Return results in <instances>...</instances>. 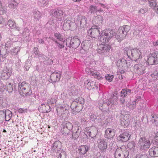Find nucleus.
Here are the masks:
<instances>
[{"label":"nucleus","mask_w":158,"mask_h":158,"mask_svg":"<svg viewBox=\"0 0 158 158\" xmlns=\"http://www.w3.org/2000/svg\"><path fill=\"white\" fill-rule=\"evenodd\" d=\"M124 55H126L130 59L136 61L142 58V53L139 48L126 47L124 48Z\"/></svg>","instance_id":"obj_1"},{"label":"nucleus","mask_w":158,"mask_h":158,"mask_svg":"<svg viewBox=\"0 0 158 158\" xmlns=\"http://www.w3.org/2000/svg\"><path fill=\"white\" fill-rule=\"evenodd\" d=\"M130 29V27L128 25L119 27L115 35V38L118 42H120L126 37Z\"/></svg>","instance_id":"obj_2"},{"label":"nucleus","mask_w":158,"mask_h":158,"mask_svg":"<svg viewBox=\"0 0 158 158\" xmlns=\"http://www.w3.org/2000/svg\"><path fill=\"white\" fill-rule=\"evenodd\" d=\"M115 34V31L114 30L106 29L102 32V36L100 39L103 43H107Z\"/></svg>","instance_id":"obj_3"},{"label":"nucleus","mask_w":158,"mask_h":158,"mask_svg":"<svg viewBox=\"0 0 158 158\" xmlns=\"http://www.w3.org/2000/svg\"><path fill=\"white\" fill-rule=\"evenodd\" d=\"M18 91L20 95L23 96H29L32 93V91L29 89L27 84L25 81L19 83Z\"/></svg>","instance_id":"obj_4"},{"label":"nucleus","mask_w":158,"mask_h":158,"mask_svg":"<svg viewBox=\"0 0 158 158\" xmlns=\"http://www.w3.org/2000/svg\"><path fill=\"white\" fill-rule=\"evenodd\" d=\"M151 144L150 140L144 137H140L137 143L140 150H145L149 148Z\"/></svg>","instance_id":"obj_5"},{"label":"nucleus","mask_w":158,"mask_h":158,"mask_svg":"<svg viewBox=\"0 0 158 158\" xmlns=\"http://www.w3.org/2000/svg\"><path fill=\"white\" fill-rule=\"evenodd\" d=\"M50 15L53 20L61 21L63 18V12L58 9H53L51 10Z\"/></svg>","instance_id":"obj_6"},{"label":"nucleus","mask_w":158,"mask_h":158,"mask_svg":"<svg viewBox=\"0 0 158 158\" xmlns=\"http://www.w3.org/2000/svg\"><path fill=\"white\" fill-rule=\"evenodd\" d=\"M73 128V125L71 123L68 122H64L62 125L61 133L64 135H67L72 130Z\"/></svg>","instance_id":"obj_7"},{"label":"nucleus","mask_w":158,"mask_h":158,"mask_svg":"<svg viewBox=\"0 0 158 158\" xmlns=\"http://www.w3.org/2000/svg\"><path fill=\"white\" fill-rule=\"evenodd\" d=\"M99 29V27L98 25L92 26L87 32L88 35L94 38L98 37L99 35L101 36L102 35H100Z\"/></svg>","instance_id":"obj_8"},{"label":"nucleus","mask_w":158,"mask_h":158,"mask_svg":"<svg viewBox=\"0 0 158 158\" xmlns=\"http://www.w3.org/2000/svg\"><path fill=\"white\" fill-rule=\"evenodd\" d=\"M80 43L79 39L76 38H73L71 40L69 38L66 40V45L70 48L72 47L76 48L80 45Z\"/></svg>","instance_id":"obj_9"},{"label":"nucleus","mask_w":158,"mask_h":158,"mask_svg":"<svg viewBox=\"0 0 158 158\" xmlns=\"http://www.w3.org/2000/svg\"><path fill=\"white\" fill-rule=\"evenodd\" d=\"M124 147L116 149L114 153L115 158H126L129 155V152L127 151L124 152L123 149Z\"/></svg>","instance_id":"obj_10"},{"label":"nucleus","mask_w":158,"mask_h":158,"mask_svg":"<svg viewBox=\"0 0 158 158\" xmlns=\"http://www.w3.org/2000/svg\"><path fill=\"white\" fill-rule=\"evenodd\" d=\"M147 62L149 65L158 64V51H155L153 53L151 54V56L148 58Z\"/></svg>","instance_id":"obj_11"},{"label":"nucleus","mask_w":158,"mask_h":158,"mask_svg":"<svg viewBox=\"0 0 158 158\" xmlns=\"http://www.w3.org/2000/svg\"><path fill=\"white\" fill-rule=\"evenodd\" d=\"M86 71L87 72V73L90 75L93 76L95 78H97L98 80H102V77L100 73V71H98L97 70L93 69H89L88 68L86 69Z\"/></svg>","instance_id":"obj_12"},{"label":"nucleus","mask_w":158,"mask_h":158,"mask_svg":"<svg viewBox=\"0 0 158 158\" xmlns=\"http://www.w3.org/2000/svg\"><path fill=\"white\" fill-rule=\"evenodd\" d=\"M98 147L100 150L105 151L107 148V142L103 138L99 139L97 141Z\"/></svg>","instance_id":"obj_13"},{"label":"nucleus","mask_w":158,"mask_h":158,"mask_svg":"<svg viewBox=\"0 0 158 158\" xmlns=\"http://www.w3.org/2000/svg\"><path fill=\"white\" fill-rule=\"evenodd\" d=\"M8 48L6 46L0 47V61H4L6 58L8 53Z\"/></svg>","instance_id":"obj_14"},{"label":"nucleus","mask_w":158,"mask_h":158,"mask_svg":"<svg viewBox=\"0 0 158 158\" xmlns=\"http://www.w3.org/2000/svg\"><path fill=\"white\" fill-rule=\"evenodd\" d=\"M61 74V73L60 71L55 72L53 73L51 75L50 82L51 83H53L59 81L60 79Z\"/></svg>","instance_id":"obj_15"},{"label":"nucleus","mask_w":158,"mask_h":158,"mask_svg":"<svg viewBox=\"0 0 158 158\" xmlns=\"http://www.w3.org/2000/svg\"><path fill=\"white\" fill-rule=\"evenodd\" d=\"M110 49V45L107 44H101L98 46V53H103L107 52Z\"/></svg>","instance_id":"obj_16"},{"label":"nucleus","mask_w":158,"mask_h":158,"mask_svg":"<svg viewBox=\"0 0 158 158\" xmlns=\"http://www.w3.org/2000/svg\"><path fill=\"white\" fill-rule=\"evenodd\" d=\"M130 136L131 135L129 134V132L126 131L118 136V139L122 142H126L129 140Z\"/></svg>","instance_id":"obj_17"},{"label":"nucleus","mask_w":158,"mask_h":158,"mask_svg":"<svg viewBox=\"0 0 158 158\" xmlns=\"http://www.w3.org/2000/svg\"><path fill=\"white\" fill-rule=\"evenodd\" d=\"M82 106L78 104L76 102H72L70 106L71 108L73 110V114L80 112L82 109Z\"/></svg>","instance_id":"obj_18"},{"label":"nucleus","mask_w":158,"mask_h":158,"mask_svg":"<svg viewBox=\"0 0 158 158\" xmlns=\"http://www.w3.org/2000/svg\"><path fill=\"white\" fill-rule=\"evenodd\" d=\"M116 133V130L113 129L108 128L106 130L105 137L107 139H110L114 137Z\"/></svg>","instance_id":"obj_19"},{"label":"nucleus","mask_w":158,"mask_h":158,"mask_svg":"<svg viewBox=\"0 0 158 158\" xmlns=\"http://www.w3.org/2000/svg\"><path fill=\"white\" fill-rule=\"evenodd\" d=\"M97 130L94 127H91L88 131L85 132L86 135L93 138L95 137L97 134Z\"/></svg>","instance_id":"obj_20"},{"label":"nucleus","mask_w":158,"mask_h":158,"mask_svg":"<svg viewBox=\"0 0 158 158\" xmlns=\"http://www.w3.org/2000/svg\"><path fill=\"white\" fill-rule=\"evenodd\" d=\"M145 67L141 64L135 65V71L139 74H142L144 73Z\"/></svg>","instance_id":"obj_21"},{"label":"nucleus","mask_w":158,"mask_h":158,"mask_svg":"<svg viewBox=\"0 0 158 158\" xmlns=\"http://www.w3.org/2000/svg\"><path fill=\"white\" fill-rule=\"evenodd\" d=\"M117 98H114V97H112V98L110 100H109L107 102H105V101H103V104H102L101 103H100L99 104V106H101L102 108L100 106L99 109L101 110H102V106H105L106 105L107 106H109L110 104H116L117 102Z\"/></svg>","instance_id":"obj_22"},{"label":"nucleus","mask_w":158,"mask_h":158,"mask_svg":"<svg viewBox=\"0 0 158 158\" xmlns=\"http://www.w3.org/2000/svg\"><path fill=\"white\" fill-rule=\"evenodd\" d=\"M149 152L152 157H158V147H154L149 149Z\"/></svg>","instance_id":"obj_23"},{"label":"nucleus","mask_w":158,"mask_h":158,"mask_svg":"<svg viewBox=\"0 0 158 158\" xmlns=\"http://www.w3.org/2000/svg\"><path fill=\"white\" fill-rule=\"evenodd\" d=\"M90 147L88 145H82L79 148V151L81 153L84 155L89 150Z\"/></svg>","instance_id":"obj_24"},{"label":"nucleus","mask_w":158,"mask_h":158,"mask_svg":"<svg viewBox=\"0 0 158 158\" xmlns=\"http://www.w3.org/2000/svg\"><path fill=\"white\" fill-rule=\"evenodd\" d=\"M61 143L59 141H56L53 144H52V150L54 152H56L58 149H60V145Z\"/></svg>","instance_id":"obj_25"},{"label":"nucleus","mask_w":158,"mask_h":158,"mask_svg":"<svg viewBox=\"0 0 158 158\" xmlns=\"http://www.w3.org/2000/svg\"><path fill=\"white\" fill-rule=\"evenodd\" d=\"M127 61L124 58L119 59L117 62V64L119 67H124L127 65Z\"/></svg>","instance_id":"obj_26"},{"label":"nucleus","mask_w":158,"mask_h":158,"mask_svg":"<svg viewBox=\"0 0 158 158\" xmlns=\"http://www.w3.org/2000/svg\"><path fill=\"white\" fill-rule=\"evenodd\" d=\"M131 93V90L129 89H123L120 92V96L122 98H124Z\"/></svg>","instance_id":"obj_27"},{"label":"nucleus","mask_w":158,"mask_h":158,"mask_svg":"<svg viewBox=\"0 0 158 158\" xmlns=\"http://www.w3.org/2000/svg\"><path fill=\"white\" fill-rule=\"evenodd\" d=\"M76 128H77V131L73 130L72 133V138L74 139H76L79 137L80 132H81V131H79V127L78 126L76 127Z\"/></svg>","instance_id":"obj_28"},{"label":"nucleus","mask_w":158,"mask_h":158,"mask_svg":"<svg viewBox=\"0 0 158 158\" xmlns=\"http://www.w3.org/2000/svg\"><path fill=\"white\" fill-rule=\"evenodd\" d=\"M5 114V119L6 121H8L11 118L12 113L9 110H3Z\"/></svg>","instance_id":"obj_29"},{"label":"nucleus","mask_w":158,"mask_h":158,"mask_svg":"<svg viewBox=\"0 0 158 158\" xmlns=\"http://www.w3.org/2000/svg\"><path fill=\"white\" fill-rule=\"evenodd\" d=\"M41 106H40V108H42L43 109V111L44 112H50L51 110V109L50 108V106L49 105H47V106H45V104H41Z\"/></svg>","instance_id":"obj_30"},{"label":"nucleus","mask_w":158,"mask_h":158,"mask_svg":"<svg viewBox=\"0 0 158 158\" xmlns=\"http://www.w3.org/2000/svg\"><path fill=\"white\" fill-rule=\"evenodd\" d=\"M13 84L11 83L7 82L5 85V89H6L9 93L12 92L13 90Z\"/></svg>","instance_id":"obj_31"},{"label":"nucleus","mask_w":158,"mask_h":158,"mask_svg":"<svg viewBox=\"0 0 158 158\" xmlns=\"http://www.w3.org/2000/svg\"><path fill=\"white\" fill-rule=\"evenodd\" d=\"M148 4L149 6L152 8H154L157 5L156 0H149Z\"/></svg>","instance_id":"obj_32"},{"label":"nucleus","mask_w":158,"mask_h":158,"mask_svg":"<svg viewBox=\"0 0 158 158\" xmlns=\"http://www.w3.org/2000/svg\"><path fill=\"white\" fill-rule=\"evenodd\" d=\"M152 122L154 123L157 126H158V115L157 114H153L152 115L151 118Z\"/></svg>","instance_id":"obj_33"},{"label":"nucleus","mask_w":158,"mask_h":158,"mask_svg":"<svg viewBox=\"0 0 158 158\" xmlns=\"http://www.w3.org/2000/svg\"><path fill=\"white\" fill-rule=\"evenodd\" d=\"M33 13L34 15V18L35 19H39L41 17V14L40 12L36 9H34L33 10Z\"/></svg>","instance_id":"obj_34"},{"label":"nucleus","mask_w":158,"mask_h":158,"mask_svg":"<svg viewBox=\"0 0 158 158\" xmlns=\"http://www.w3.org/2000/svg\"><path fill=\"white\" fill-rule=\"evenodd\" d=\"M18 3L16 2L15 0H12L8 4V6L11 8L15 9L18 5Z\"/></svg>","instance_id":"obj_35"},{"label":"nucleus","mask_w":158,"mask_h":158,"mask_svg":"<svg viewBox=\"0 0 158 158\" xmlns=\"http://www.w3.org/2000/svg\"><path fill=\"white\" fill-rule=\"evenodd\" d=\"M56 154V156H58V158H65L66 156V152L63 150H61L60 153L57 152Z\"/></svg>","instance_id":"obj_36"},{"label":"nucleus","mask_w":158,"mask_h":158,"mask_svg":"<svg viewBox=\"0 0 158 158\" xmlns=\"http://www.w3.org/2000/svg\"><path fill=\"white\" fill-rule=\"evenodd\" d=\"M7 24L12 29L15 28L16 27V23L14 20L9 19L8 20Z\"/></svg>","instance_id":"obj_37"},{"label":"nucleus","mask_w":158,"mask_h":158,"mask_svg":"<svg viewBox=\"0 0 158 158\" xmlns=\"http://www.w3.org/2000/svg\"><path fill=\"white\" fill-rule=\"evenodd\" d=\"M73 102H76L78 104L81 105L84 103V100L83 98L81 97H78L76 98L75 100Z\"/></svg>","instance_id":"obj_38"},{"label":"nucleus","mask_w":158,"mask_h":158,"mask_svg":"<svg viewBox=\"0 0 158 158\" xmlns=\"http://www.w3.org/2000/svg\"><path fill=\"white\" fill-rule=\"evenodd\" d=\"M127 146L130 149H134L135 148L136 144L134 141H131L128 143Z\"/></svg>","instance_id":"obj_39"},{"label":"nucleus","mask_w":158,"mask_h":158,"mask_svg":"<svg viewBox=\"0 0 158 158\" xmlns=\"http://www.w3.org/2000/svg\"><path fill=\"white\" fill-rule=\"evenodd\" d=\"M6 9L5 6H2V3L0 1V14H3L6 13Z\"/></svg>","instance_id":"obj_40"},{"label":"nucleus","mask_w":158,"mask_h":158,"mask_svg":"<svg viewBox=\"0 0 158 158\" xmlns=\"http://www.w3.org/2000/svg\"><path fill=\"white\" fill-rule=\"evenodd\" d=\"M20 49V48L19 47H15L11 49V53L13 55H15L19 51Z\"/></svg>","instance_id":"obj_41"},{"label":"nucleus","mask_w":158,"mask_h":158,"mask_svg":"<svg viewBox=\"0 0 158 158\" xmlns=\"http://www.w3.org/2000/svg\"><path fill=\"white\" fill-rule=\"evenodd\" d=\"M5 114L3 110H0V123H2L5 119Z\"/></svg>","instance_id":"obj_42"},{"label":"nucleus","mask_w":158,"mask_h":158,"mask_svg":"<svg viewBox=\"0 0 158 158\" xmlns=\"http://www.w3.org/2000/svg\"><path fill=\"white\" fill-rule=\"evenodd\" d=\"M89 11L91 13H96L97 11V7L93 5L89 7Z\"/></svg>","instance_id":"obj_43"},{"label":"nucleus","mask_w":158,"mask_h":158,"mask_svg":"<svg viewBox=\"0 0 158 158\" xmlns=\"http://www.w3.org/2000/svg\"><path fill=\"white\" fill-rule=\"evenodd\" d=\"M95 20L97 22V23L99 24L101 23L103 21V17L100 15H97L95 18Z\"/></svg>","instance_id":"obj_44"},{"label":"nucleus","mask_w":158,"mask_h":158,"mask_svg":"<svg viewBox=\"0 0 158 158\" xmlns=\"http://www.w3.org/2000/svg\"><path fill=\"white\" fill-rule=\"evenodd\" d=\"M70 21L69 19L67 20L66 19L64 20L63 25V27H67L68 28H70Z\"/></svg>","instance_id":"obj_45"},{"label":"nucleus","mask_w":158,"mask_h":158,"mask_svg":"<svg viewBox=\"0 0 158 158\" xmlns=\"http://www.w3.org/2000/svg\"><path fill=\"white\" fill-rule=\"evenodd\" d=\"M1 77L3 79H6L8 78L10 74L7 73L6 72H3L1 73Z\"/></svg>","instance_id":"obj_46"},{"label":"nucleus","mask_w":158,"mask_h":158,"mask_svg":"<svg viewBox=\"0 0 158 158\" xmlns=\"http://www.w3.org/2000/svg\"><path fill=\"white\" fill-rule=\"evenodd\" d=\"M56 110L59 114H62L64 110V108L62 106H60L57 107Z\"/></svg>","instance_id":"obj_47"},{"label":"nucleus","mask_w":158,"mask_h":158,"mask_svg":"<svg viewBox=\"0 0 158 158\" xmlns=\"http://www.w3.org/2000/svg\"><path fill=\"white\" fill-rule=\"evenodd\" d=\"M48 4V1L47 0H44L42 2H40L39 3V5L41 7H44L47 5Z\"/></svg>","instance_id":"obj_48"},{"label":"nucleus","mask_w":158,"mask_h":158,"mask_svg":"<svg viewBox=\"0 0 158 158\" xmlns=\"http://www.w3.org/2000/svg\"><path fill=\"white\" fill-rule=\"evenodd\" d=\"M56 100L54 98H52L48 101V103L49 105H54V104L56 102Z\"/></svg>","instance_id":"obj_49"},{"label":"nucleus","mask_w":158,"mask_h":158,"mask_svg":"<svg viewBox=\"0 0 158 158\" xmlns=\"http://www.w3.org/2000/svg\"><path fill=\"white\" fill-rule=\"evenodd\" d=\"M34 52L35 55L36 57H38L40 55V53L39 51L38 48H34Z\"/></svg>","instance_id":"obj_50"},{"label":"nucleus","mask_w":158,"mask_h":158,"mask_svg":"<svg viewBox=\"0 0 158 158\" xmlns=\"http://www.w3.org/2000/svg\"><path fill=\"white\" fill-rule=\"evenodd\" d=\"M114 77L113 75L107 74L105 76L106 79L109 81H112Z\"/></svg>","instance_id":"obj_51"},{"label":"nucleus","mask_w":158,"mask_h":158,"mask_svg":"<svg viewBox=\"0 0 158 158\" xmlns=\"http://www.w3.org/2000/svg\"><path fill=\"white\" fill-rule=\"evenodd\" d=\"M54 36L59 40L61 41L63 40L61 35L59 32L55 33Z\"/></svg>","instance_id":"obj_52"},{"label":"nucleus","mask_w":158,"mask_h":158,"mask_svg":"<svg viewBox=\"0 0 158 158\" xmlns=\"http://www.w3.org/2000/svg\"><path fill=\"white\" fill-rule=\"evenodd\" d=\"M120 123L121 125L123 126L127 127L128 125L127 122L124 119L121 120Z\"/></svg>","instance_id":"obj_53"},{"label":"nucleus","mask_w":158,"mask_h":158,"mask_svg":"<svg viewBox=\"0 0 158 158\" xmlns=\"http://www.w3.org/2000/svg\"><path fill=\"white\" fill-rule=\"evenodd\" d=\"M5 89V86H4L2 82L1 81H0V91H4Z\"/></svg>","instance_id":"obj_54"},{"label":"nucleus","mask_w":158,"mask_h":158,"mask_svg":"<svg viewBox=\"0 0 158 158\" xmlns=\"http://www.w3.org/2000/svg\"><path fill=\"white\" fill-rule=\"evenodd\" d=\"M87 23V19L85 17L82 18L80 24L81 25L82 24H85Z\"/></svg>","instance_id":"obj_55"},{"label":"nucleus","mask_w":158,"mask_h":158,"mask_svg":"<svg viewBox=\"0 0 158 158\" xmlns=\"http://www.w3.org/2000/svg\"><path fill=\"white\" fill-rule=\"evenodd\" d=\"M89 60V57H87L84 60V62L85 64H86L87 65H88L89 64H90V61H87V60Z\"/></svg>","instance_id":"obj_56"},{"label":"nucleus","mask_w":158,"mask_h":158,"mask_svg":"<svg viewBox=\"0 0 158 158\" xmlns=\"http://www.w3.org/2000/svg\"><path fill=\"white\" fill-rule=\"evenodd\" d=\"M136 158H148V157L146 155H139V156L136 157Z\"/></svg>","instance_id":"obj_57"},{"label":"nucleus","mask_w":158,"mask_h":158,"mask_svg":"<svg viewBox=\"0 0 158 158\" xmlns=\"http://www.w3.org/2000/svg\"><path fill=\"white\" fill-rule=\"evenodd\" d=\"M155 139L156 143H158V131L156 134Z\"/></svg>","instance_id":"obj_58"},{"label":"nucleus","mask_w":158,"mask_h":158,"mask_svg":"<svg viewBox=\"0 0 158 158\" xmlns=\"http://www.w3.org/2000/svg\"><path fill=\"white\" fill-rule=\"evenodd\" d=\"M153 44L155 47L158 46V39L155 42H153Z\"/></svg>","instance_id":"obj_59"},{"label":"nucleus","mask_w":158,"mask_h":158,"mask_svg":"<svg viewBox=\"0 0 158 158\" xmlns=\"http://www.w3.org/2000/svg\"><path fill=\"white\" fill-rule=\"evenodd\" d=\"M158 71L157 70H155L154 71L153 73L152 74V76H158Z\"/></svg>","instance_id":"obj_60"},{"label":"nucleus","mask_w":158,"mask_h":158,"mask_svg":"<svg viewBox=\"0 0 158 158\" xmlns=\"http://www.w3.org/2000/svg\"><path fill=\"white\" fill-rule=\"evenodd\" d=\"M135 102H133V104L132 105H130V107H131L132 109H133L135 106Z\"/></svg>","instance_id":"obj_61"},{"label":"nucleus","mask_w":158,"mask_h":158,"mask_svg":"<svg viewBox=\"0 0 158 158\" xmlns=\"http://www.w3.org/2000/svg\"><path fill=\"white\" fill-rule=\"evenodd\" d=\"M24 109L22 108H19V109L18 110V112L20 113H23L24 112Z\"/></svg>","instance_id":"obj_62"},{"label":"nucleus","mask_w":158,"mask_h":158,"mask_svg":"<svg viewBox=\"0 0 158 158\" xmlns=\"http://www.w3.org/2000/svg\"><path fill=\"white\" fill-rule=\"evenodd\" d=\"M98 6L101 7L103 8H105L106 7L105 5L101 3H99L98 5Z\"/></svg>","instance_id":"obj_63"},{"label":"nucleus","mask_w":158,"mask_h":158,"mask_svg":"<svg viewBox=\"0 0 158 158\" xmlns=\"http://www.w3.org/2000/svg\"><path fill=\"white\" fill-rule=\"evenodd\" d=\"M57 47L60 48H62L64 47V46L62 44H59L58 45H57Z\"/></svg>","instance_id":"obj_64"}]
</instances>
